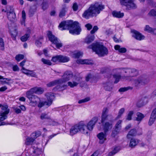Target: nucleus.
Here are the masks:
<instances>
[{"instance_id": "1", "label": "nucleus", "mask_w": 156, "mask_h": 156, "mask_svg": "<svg viewBox=\"0 0 156 156\" xmlns=\"http://www.w3.org/2000/svg\"><path fill=\"white\" fill-rule=\"evenodd\" d=\"M59 27L61 30H69V32L72 34H79L81 30L77 22H73L71 21H63L60 24Z\"/></svg>"}, {"instance_id": "2", "label": "nucleus", "mask_w": 156, "mask_h": 156, "mask_svg": "<svg viewBox=\"0 0 156 156\" xmlns=\"http://www.w3.org/2000/svg\"><path fill=\"white\" fill-rule=\"evenodd\" d=\"M104 8V5L101 3L96 2L90 5L88 9L84 12L82 16L86 19H88L90 16H96Z\"/></svg>"}, {"instance_id": "3", "label": "nucleus", "mask_w": 156, "mask_h": 156, "mask_svg": "<svg viewBox=\"0 0 156 156\" xmlns=\"http://www.w3.org/2000/svg\"><path fill=\"white\" fill-rule=\"evenodd\" d=\"M88 48H92L99 56H103L108 53L107 48L98 42L92 44L91 45L89 46Z\"/></svg>"}, {"instance_id": "4", "label": "nucleus", "mask_w": 156, "mask_h": 156, "mask_svg": "<svg viewBox=\"0 0 156 156\" xmlns=\"http://www.w3.org/2000/svg\"><path fill=\"white\" fill-rule=\"evenodd\" d=\"M150 80L146 75H143L139 76L134 80V83L136 87L140 88L147 84Z\"/></svg>"}, {"instance_id": "5", "label": "nucleus", "mask_w": 156, "mask_h": 156, "mask_svg": "<svg viewBox=\"0 0 156 156\" xmlns=\"http://www.w3.org/2000/svg\"><path fill=\"white\" fill-rule=\"evenodd\" d=\"M33 93L27 91L26 93L27 97L30 101V104L33 106L37 105L38 102L40 101V99L37 96L33 95Z\"/></svg>"}, {"instance_id": "6", "label": "nucleus", "mask_w": 156, "mask_h": 156, "mask_svg": "<svg viewBox=\"0 0 156 156\" xmlns=\"http://www.w3.org/2000/svg\"><path fill=\"white\" fill-rule=\"evenodd\" d=\"M108 109L107 108H104L102 110L101 116V122L103 123L105 121H112L113 119L111 114H108Z\"/></svg>"}, {"instance_id": "7", "label": "nucleus", "mask_w": 156, "mask_h": 156, "mask_svg": "<svg viewBox=\"0 0 156 156\" xmlns=\"http://www.w3.org/2000/svg\"><path fill=\"white\" fill-rule=\"evenodd\" d=\"M5 12H6L8 18L10 21H13L15 20L16 15L12 7L9 5L7 6Z\"/></svg>"}, {"instance_id": "8", "label": "nucleus", "mask_w": 156, "mask_h": 156, "mask_svg": "<svg viewBox=\"0 0 156 156\" xmlns=\"http://www.w3.org/2000/svg\"><path fill=\"white\" fill-rule=\"evenodd\" d=\"M49 40L53 43L56 45L57 48H59L62 46V44L58 41L57 38L52 34L51 31H48L47 34Z\"/></svg>"}, {"instance_id": "9", "label": "nucleus", "mask_w": 156, "mask_h": 156, "mask_svg": "<svg viewBox=\"0 0 156 156\" xmlns=\"http://www.w3.org/2000/svg\"><path fill=\"white\" fill-rule=\"evenodd\" d=\"M0 108L2 110L0 112V120L3 121L7 118V115L9 112V110L8 108V106L7 105H2L0 104Z\"/></svg>"}, {"instance_id": "10", "label": "nucleus", "mask_w": 156, "mask_h": 156, "mask_svg": "<svg viewBox=\"0 0 156 156\" xmlns=\"http://www.w3.org/2000/svg\"><path fill=\"white\" fill-rule=\"evenodd\" d=\"M120 2L121 4L125 6L128 10L135 9L137 7L136 4L134 2L133 0H120Z\"/></svg>"}, {"instance_id": "11", "label": "nucleus", "mask_w": 156, "mask_h": 156, "mask_svg": "<svg viewBox=\"0 0 156 156\" xmlns=\"http://www.w3.org/2000/svg\"><path fill=\"white\" fill-rule=\"evenodd\" d=\"M122 120H118L115 124L112 131L111 136L112 137H115L120 132L122 129Z\"/></svg>"}, {"instance_id": "12", "label": "nucleus", "mask_w": 156, "mask_h": 156, "mask_svg": "<svg viewBox=\"0 0 156 156\" xmlns=\"http://www.w3.org/2000/svg\"><path fill=\"white\" fill-rule=\"evenodd\" d=\"M73 76L72 72L69 71L66 72L62 76V78L59 79V80H61L60 82L61 84L69 80Z\"/></svg>"}, {"instance_id": "13", "label": "nucleus", "mask_w": 156, "mask_h": 156, "mask_svg": "<svg viewBox=\"0 0 156 156\" xmlns=\"http://www.w3.org/2000/svg\"><path fill=\"white\" fill-rule=\"evenodd\" d=\"M102 126L104 132L107 133L113 127V122L112 121H109L105 122L103 123Z\"/></svg>"}, {"instance_id": "14", "label": "nucleus", "mask_w": 156, "mask_h": 156, "mask_svg": "<svg viewBox=\"0 0 156 156\" xmlns=\"http://www.w3.org/2000/svg\"><path fill=\"white\" fill-rule=\"evenodd\" d=\"M79 131L84 134H87L89 129L87 126L82 122L78 123Z\"/></svg>"}, {"instance_id": "15", "label": "nucleus", "mask_w": 156, "mask_h": 156, "mask_svg": "<svg viewBox=\"0 0 156 156\" xmlns=\"http://www.w3.org/2000/svg\"><path fill=\"white\" fill-rule=\"evenodd\" d=\"M148 98V96H147L142 97L138 101L136 104L137 106L139 108L143 106L147 103Z\"/></svg>"}, {"instance_id": "16", "label": "nucleus", "mask_w": 156, "mask_h": 156, "mask_svg": "<svg viewBox=\"0 0 156 156\" xmlns=\"http://www.w3.org/2000/svg\"><path fill=\"white\" fill-rule=\"evenodd\" d=\"M48 101H47V106H50L52 102V101L55 98V95L54 93H47L45 94Z\"/></svg>"}, {"instance_id": "17", "label": "nucleus", "mask_w": 156, "mask_h": 156, "mask_svg": "<svg viewBox=\"0 0 156 156\" xmlns=\"http://www.w3.org/2000/svg\"><path fill=\"white\" fill-rule=\"evenodd\" d=\"M107 133L101 132L97 135V137L99 140V143L100 144H103L106 140Z\"/></svg>"}, {"instance_id": "18", "label": "nucleus", "mask_w": 156, "mask_h": 156, "mask_svg": "<svg viewBox=\"0 0 156 156\" xmlns=\"http://www.w3.org/2000/svg\"><path fill=\"white\" fill-rule=\"evenodd\" d=\"M133 33L132 36L135 38L136 39L140 41L144 39V36L142 35L139 32L135 30H132L131 31Z\"/></svg>"}, {"instance_id": "19", "label": "nucleus", "mask_w": 156, "mask_h": 156, "mask_svg": "<svg viewBox=\"0 0 156 156\" xmlns=\"http://www.w3.org/2000/svg\"><path fill=\"white\" fill-rule=\"evenodd\" d=\"M98 120L97 117H94L92 119L88 122L87 125V127L89 130H92L94 126L95 123L97 122Z\"/></svg>"}, {"instance_id": "20", "label": "nucleus", "mask_w": 156, "mask_h": 156, "mask_svg": "<svg viewBox=\"0 0 156 156\" xmlns=\"http://www.w3.org/2000/svg\"><path fill=\"white\" fill-rule=\"evenodd\" d=\"M120 73L123 74L126 77H131L129 73V68H120L118 69Z\"/></svg>"}, {"instance_id": "21", "label": "nucleus", "mask_w": 156, "mask_h": 156, "mask_svg": "<svg viewBox=\"0 0 156 156\" xmlns=\"http://www.w3.org/2000/svg\"><path fill=\"white\" fill-rule=\"evenodd\" d=\"M28 91L33 94L35 93L37 94H41L44 92V90L40 87H34Z\"/></svg>"}, {"instance_id": "22", "label": "nucleus", "mask_w": 156, "mask_h": 156, "mask_svg": "<svg viewBox=\"0 0 156 156\" xmlns=\"http://www.w3.org/2000/svg\"><path fill=\"white\" fill-rule=\"evenodd\" d=\"M78 127V123L72 126L70 129L69 134L72 136L77 133L79 132Z\"/></svg>"}, {"instance_id": "23", "label": "nucleus", "mask_w": 156, "mask_h": 156, "mask_svg": "<svg viewBox=\"0 0 156 156\" xmlns=\"http://www.w3.org/2000/svg\"><path fill=\"white\" fill-rule=\"evenodd\" d=\"M104 89L106 91H110L112 89L113 85L110 82H106L103 83Z\"/></svg>"}, {"instance_id": "24", "label": "nucleus", "mask_w": 156, "mask_h": 156, "mask_svg": "<svg viewBox=\"0 0 156 156\" xmlns=\"http://www.w3.org/2000/svg\"><path fill=\"white\" fill-rule=\"evenodd\" d=\"M68 8L66 4H63L62 5V9L59 13V16L62 17L65 16L66 12Z\"/></svg>"}, {"instance_id": "25", "label": "nucleus", "mask_w": 156, "mask_h": 156, "mask_svg": "<svg viewBox=\"0 0 156 156\" xmlns=\"http://www.w3.org/2000/svg\"><path fill=\"white\" fill-rule=\"evenodd\" d=\"M61 80H56L53 81L49 82L47 84V86L48 87H50L57 85V84H61Z\"/></svg>"}, {"instance_id": "26", "label": "nucleus", "mask_w": 156, "mask_h": 156, "mask_svg": "<svg viewBox=\"0 0 156 156\" xmlns=\"http://www.w3.org/2000/svg\"><path fill=\"white\" fill-rule=\"evenodd\" d=\"M139 143L138 140L134 138L131 139L130 140L129 146L131 148H134Z\"/></svg>"}, {"instance_id": "27", "label": "nucleus", "mask_w": 156, "mask_h": 156, "mask_svg": "<svg viewBox=\"0 0 156 156\" xmlns=\"http://www.w3.org/2000/svg\"><path fill=\"white\" fill-rule=\"evenodd\" d=\"M115 49L116 50H118L120 53H124L126 51V49L125 48H121V46L118 45L114 46Z\"/></svg>"}, {"instance_id": "28", "label": "nucleus", "mask_w": 156, "mask_h": 156, "mask_svg": "<svg viewBox=\"0 0 156 156\" xmlns=\"http://www.w3.org/2000/svg\"><path fill=\"white\" fill-rule=\"evenodd\" d=\"M69 60V58L66 56L59 55V62H65Z\"/></svg>"}, {"instance_id": "29", "label": "nucleus", "mask_w": 156, "mask_h": 156, "mask_svg": "<svg viewBox=\"0 0 156 156\" xmlns=\"http://www.w3.org/2000/svg\"><path fill=\"white\" fill-rule=\"evenodd\" d=\"M129 70L131 77L136 76L138 74V71L135 69L129 68Z\"/></svg>"}, {"instance_id": "30", "label": "nucleus", "mask_w": 156, "mask_h": 156, "mask_svg": "<svg viewBox=\"0 0 156 156\" xmlns=\"http://www.w3.org/2000/svg\"><path fill=\"white\" fill-rule=\"evenodd\" d=\"M121 149V147L120 146L116 147L111 152L108 153V155L109 156L113 155L118 152Z\"/></svg>"}, {"instance_id": "31", "label": "nucleus", "mask_w": 156, "mask_h": 156, "mask_svg": "<svg viewBox=\"0 0 156 156\" xmlns=\"http://www.w3.org/2000/svg\"><path fill=\"white\" fill-rule=\"evenodd\" d=\"M144 30L148 32L156 34V29H153L150 27L148 25H146L145 28Z\"/></svg>"}, {"instance_id": "32", "label": "nucleus", "mask_w": 156, "mask_h": 156, "mask_svg": "<svg viewBox=\"0 0 156 156\" xmlns=\"http://www.w3.org/2000/svg\"><path fill=\"white\" fill-rule=\"evenodd\" d=\"M60 84H57L56 86L54 88L55 90H58L59 91L63 90L66 88L67 86L66 85H64L61 86Z\"/></svg>"}, {"instance_id": "33", "label": "nucleus", "mask_w": 156, "mask_h": 156, "mask_svg": "<svg viewBox=\"0 0 156 156\" xmlns=\"http://www.w3.org/2000/svg\"><path fill=\"white\" fill-rule=\"evenodd\" d=\"M136 132L135 129H131L127 134V137L128 138H130L131 136H135L136 135Z\"/></svg>"}, {"instance_id": "34", "label": "nucleus", "mask_w": 156, "mask_h": 156, "mask_svg": "<svg viewBox=\"0 0 156 156\" xmlns=\"http://www.w3.org/2000/svg\"><path fill=\"white\" fill-rule=\"evenodd\" d=\"M112 14L114 17L117 18H121L124 16L123 13H120V12L113 11Z\"/></svg>"}, {"instance_id": "35", "label": "nucleus", "mask_w": 156, "mask_h": 156, "mask_svg": "<svg viewBox=\"0 0 156 156\" xmlns=\"http://www.w3.org/2000/svg\"><path fill=\"white\" fill-rule=\"evenodd\" d=\"M94 36H88L85 39V42L88 44L94 41Z\"/></svg>"}, {"instance_id": "36", "label": "nucleus", "mask_w": 156, "mask_h": 156, "mask_svg": "<svg viewBox=\"0 0 156 156\" xmlns=\"http://www.w3.org/2000/svg\"><path fill=\"white\" fill-rule=\"evenodd\" d=\"M136 115L137 117L136 118V120L140 122L144 117V115L140 112H137Z\"/></svg>"}, {"instance_id": "37", "label": "nucleus", "mask_w": 156, "mask_h": 156, "mask_svg": "<svg viewBox=\"0 0 156 156\" xmlns=\"http://www.w3.org/2000/svg\"><path fill=\"white\" fill-rule=\"evenodd\" d=\"M0 80H1V83L2 84H9V83L8 82L11 80L10 79L4 78L3 77L1 76H0Z\"/></svg>"}, {"instance_id": "38", "label": "nucleus", "mask_w": 156, "mask_h": 156, "mask_svg": "<svg viewBox=\"0 0 156 156\" xmlns=\"http://www.w3.org/2000/svg\"><path fill=\"white\" fill-rule=\"evenodd\" d=\"M22 20L21 21V24L23 25H25V21L26 19V14L24 10H23L22 12Z\"/></svg>"}, {"instance_id": "39", "label": "nucleus", "mask_w": 156, "mask_h": 156, "mask_svg": "<svg viewBox=\"0 0 156 156\" xmlns=\"http://www.w3.org/2000/svg\"><path fill=\"white\" fill-rule=\"evenodd\" d=\"M67 84L68 86L71 88H73L78 86V83L75 81H69L68 82Z\"/></svg>"}, {"instance_id": "40", "label": "nucleus", "mask_w": 156, "mask_h": 156, "mask_svg": "<svg viewBox=\"0 0 156 156\" xmlns=\"http://www.w3.org/2000/svg\"><path fill=\"white\" fill-rule=\"evenodd\" d=\"M40 118L42 120L50 119V117L46 113H42L41 114Z\"/></svg>"}, {"instance_id": "41", "label": "nucleus", "mask_w": 156, "mask_h": 156, "mask_svg": "<svg viewBox=\"0 0 156 156\" xmlns=\"http://www.w3.org/2000/svg\"><path fill=\"white\" fill-rule=\"evenodd\" d=\"M34 140L33 137H28L26 139L25 144L27 145H30L34 141Z\"/></svg>"}, {"instance_id": "42", "label": "nucleus", "mask_w": 156, "mask_h": 156, "mask_svg": "<svg viewBox=\"0 0 156 156\" xmlns=\"http://www.w3.org/2000/svg\"><path fill=\"white\" fill-rule=\"evenodd\" d=\"M32 147L34 150L33 151L34 153H36L37 155H39L41 154V149L37 148V147H35L33 146H32Z\"/></svg>"}, {"instance_id": "43", "label": "nucleus", "mask_w": 156, "mask_h": 156, "mask_svg": "<svg viewBox=\"0 0 156 156\" xmlns=\"http://www.w3.org/2000/svg\"><path fill=\"white\" fill-rule=\"evenodd\" d=\"M0 49L2 51L5 49L4 42L2 38H0Z\"/></svg>"}, {"instance_id": "44", "label": "nucleus", "mask_w": 156, "mask_h": 156, "mask_svg": "<svg viewBox=\"0 0 156 156\" xmlns=\"http://www.w3.org/2000/svg\"><path fill=\"white\" fill-rule=\"evenodd\" d=\"M82 77L80 76H76L75 78V81L78 83V85L79 83L81 84L82 83H84V82H82Z\"/></svg>"}, {"instance_id": "45", "label": "nucleus", "mask_w": 156, "mask_h": 156, "mask_svg": "<svg viewBox=\"0 0 156 156\" xmlns=\"http://www.w3.org/2000/svg\"><path fill=\"white\" fill-rule=\"evenodd\" d=\"M41 134V132L39 131H38L35 133H33L31 135V137H33L34 139H35L36 138L40 136Z\"/></svg>"}, {"instance_id": "46", "label": "nucleus", "mask_w": 156, "mask_h": 156, "mask_svg": "<svg viewBox=\"0 0 156 156\" xmlns=\"http://www.w3.org/2000/svg\"><path fill=\"white\" fill-rule=\"evenodd\" d=\"M156 119V117L154 116H152L151 115L149 122L148 124L149 126H151L155 121Z\"/></svg>"}, {"instance_id": "47", "label": "nucleus", "mask_w": 156, "mask_h": 156, "mask_svg": "<svg viewBox=\"0 0 156 156\" xmlns=\"http://www.w3.org/2000/svg\"><path fill=\"white\" fill-rule=\"evenodd\" d=\"M29 37L30 34H26L21 37V40L22 41H25L27 40Z\"/></svg>"}, {"instance_id": "48", "label": "nucleus", "mask_w": 156, "mask_h": 156, "mask_svg": "<svg viewBox=\"0 0 156 156\" xmlns=\"http://www.w3.org/2000/svg\"><path fill=\"white\" fill-rule=\"evenodd\" d=\"M113 77L115 79L114 83H116L119 81L121 78V76L119 75L114 74L113 75Z\"/></svg>"}, {"instance_id": "49", "label": "nucleus", "mask_w": 156, "mask_h": 156, "mask_svg": "<svg viewBox=\"0 0 156 156\" xmlns=\"http://www.w3.org/2000/svg\"><path fill=\"white\" fill-rule=\"evenodd\" d=\"M11 35L13 40L16 39V37L17 35V32L16 30H14L11 32Z\"/></svg>"}, {"instance_id": "50", "label": "nucleus", "mask_w": 156, "mask_h": 156, "mask_svg": "<svg viewBox=\"0 0 156 156\" xmlns=\"http://www.w3.org/2000/svg\"><path fill=\"white\" fill-rule=\"evenodd\" d=\"M24 58V56L23 55L19 54L16 56L15 59L18 62H19L20 60L23 59Z\"/></svg>"}, {"instance_id": "51", "label": "nucleus", "mask_w": 156, "mask_h": 156, "mask_svg": "<svg viewBox=\"0 0 156 156\" xmlns=\"http://www.w3.org/2000/svg\"><path fill=\"white\" fill-rule=\"evenodd\" d=\"M41 61L44 64L50 66L51 65V62L49 60L45 59L44 58H42L41 59Z\"/></svg>"}, {"instance_id": "52", "label": "nucleus", "mask_w": 156, "mask_h": 156, "mask_svg": "<svg viewBox=\"0 0 156 156\" xmlns=\"http://www.w3.org/2000/svg\"><path fill=\"white\" fill-rule=\"evenodd\" d=\"M83 53L82 52L79 51L76 53H75L73 54V56L76 58H78L83 55Z\"/></svg>"}, {"instance_id": "53", "label": "nucleus", "mask_w": 156, "mask_h": 156, "mask_svg": "<svg viewBox=\"0 0 156 156\" xmlns=\"http://www.w3.org/2000/svg\"><path fill=\"white\" fill-rule=\"evenodd\" d=\"M134 113L133 112V111H130L129 112V113L127 115V118L126 119V120H130L132 119V117Z\"/></svg>"}, {"instance_id": "54", "label": "nucleus", "mask_w": 156, "mask_h": 156, "mask_svg": "<svg viewBox=\"0 0 156 156\" xmlns=\"http://www.w3.org/2000/svg\"><path fill=\"white\" fill-rule=\"evenodd\" d=\"M90 100V98L88 97L86 98L80 100L78 101L79 104H81L89 101Z\"/></svg>"}, {"instance_id": "55", "label": "nucleus", "mask_w": 156, "mask_h": 156, "mask_svg": "<svg viewBox=\"0 0 156 156\" xmlns=\"http://www.w3.org/2000/svg\"><path fill=\"white\" fill-rule=\"evenodd\" d=\"M94 78V76L92 75L91 74H88L86 76V81H88L90 79H91L92 80Z\"/></svg>"}, {"instance_id": "56", "label": "nucleus", "mask_w": 156, "mask_h": 156, "mask_svg": "<svg viewBox=\"0 0 156 156\" xmlns=\"http://www.w3.org/2000/svg\"><path fill=\"white\" fill-rule=\"evenodd\" d=\"M151 98L152 100L156 101V90H154L152 93Z\"/></svg>"}, {"instance_id": "57", "label": "nucleus", "mask_w": 156, "mask_h": 156, "mask_svg": "<svg viewBox=\"0 0 156 156\" xmlns=\"http://www.w3.org/2000/svg\"><path fill=\"white\" fill-rule=\"evenodd\" d=\"M125 110V109L124 108H122L119 110V112L118 115L117 117L118 118H119L122 115L124 112Z\"/></svg>"}, {"instance_id": "58", "label": "nucleus", "mask_w": 156, "mask_h": 156, "mask_svg": "<svg viewBox=\"0 0 156 156\" xmlns=\"http://www.w3.org/2000/svg\"><path fill=\"white\" fill-rule=\"evenodd\" d=\"M47 101H44V102H41V101L38 102L39 103L38 105V107L39 108H41V107H43L44 105H47Z\"/></svg>"}, {"instance_id": "59", "label": "nucleus", "mask_w": 156, "mask_h": 156, "mask_svg": "<svg viewBox=\"0 0 156 156\" xmlns=\"http://www.w3.org/2000/svg\"><path fill=\"white\" fill-rule=\"evenodd\" d=\"M35 9L32 7L31 8L29 11V15L30 16H32L34 14V12H35Z\"/></svg>"}, {"instance_id": "60", "label": "nucleus", "mask_w": 156, "mask_h": 156, "mask_svg": "<svg viewBox=\"0 0 156 156\" xmlns=\"http://www.w3.org/2000/svg\"><path fill=\"white\" fill-rule=\"evenodd\" d=\"M51 61L54 62H56L57 61L59 62V55L52 57Z\"/></svg>"}, {"instance_id": "61", "label": "nucleus", "mask_w": 156, "mask_h": 156, "mask_svg": "<svg viewBox=\"0 0 156 156\" xmlns=\"http://www.w3.org/2000/svg\"><path fill=\"white\" fill-rule=\"evenodd\" d=\"M49 125H51L56 126L58 125V122H56L54 120H52L51 119H50L49 122Z\"/></svg>"}, {"instance_id": "62", "label": "nucleus", "mask_w": 156, "mask_h": 156, "mask_svg": "<svg viewBox=\"0 0 156 156\" xmlns=\"http://www.w3.org/2000/svg\"><path fill=\"white\" fill-rule=\"evenodd\" d=\"M98 29V27L96 26H94L93 29L90 31V33L91 34H94Z\"/></svg>"}, {"instance_id": "63", "label": "nucleus", "mask_w": 156, "mask_h": 156, "mask_svg": "<svg viewBox=\"0 0 156 156\" xmlns=\"http://www.w3.org/2000/svg\"><path fill=\"white\" fill-rule=\"evenodd\" d=\"M35 44L38 47H41L42 45V42L39 40H37L35 41Z\"/></svg>"}, {"instance_id": "64", "label": "nucleus", "mask_w": 156, "mask_h": 156, "mask_svg": "<svg viewBox=\"0 0 156 156\" xmlns=\"http://www.w3.org/2000/svg\"><path fill=\"white\" fill-rule=\"evenodd\" d=\"M149 14L151 16H156V11L154 9H152L149 12Z\"/></svg>"}]
</instances>
